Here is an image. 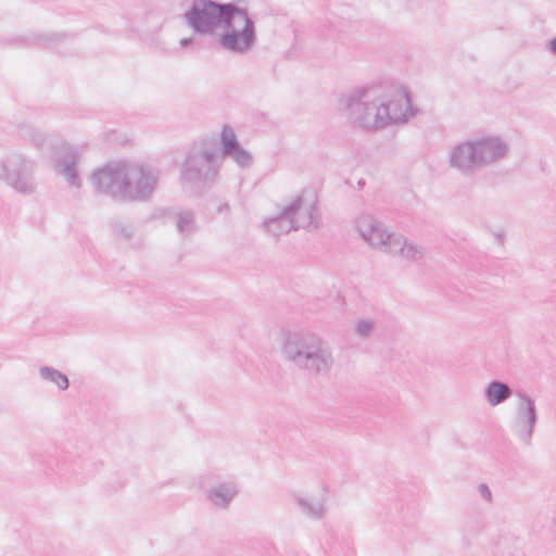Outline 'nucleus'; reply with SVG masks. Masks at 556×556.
Segmentation results:
<instances>
[{
    "label": "nucleus",
    "instance_id": "1",
    "mask_svg": "<svg viewBox=\"0 0 556 556\" xmlns=\"http://www.w3.org/2000/svg\"><path fill=\"white\" fill-rule=\"evenodd\" d=\"M233 9L232 5H217L210 0H195L187 20L197 30L206 31L216 22L226 23Z\"/></svg>",
    "mask_w": 556,
    "mask_h": 556
},
{
    "label": "nucleus",
    "instance_id": "2",
    "mask_svg": "<svg viewBox=\"0 0 556 556\" xmlns=\"http://www.w3.org/2000/svg\"><path fill=\"white\" fill-rule=\"evenodd\" d=\"M225 24L230 28L229 34L222 39L225 47L240 51L250 47L253 40V30L245 12L235 8Z\"/></svg>",
    "mask_w": 556,
    "mask_h": 556
},
{
    "label": "nucleus",
    "instance_id": "3",
    "mask_svg": "<svg viewBox=\"0 0 556 556\" xmlns=\"http://www.w3.org/2000/svg\"><path fill=\"white\" fill-rule=\"evenodd\" d=\"M486 396L493 405H496L509 396V390L503 383L493 382L486 389Z\"/></svg>",
    "mask_w": 556,
    "mask_h": 556
},
{
    "label": "nucleus",
    "instance_id": "4",
    "mask_svg": "<svg viewBox=\"0 0 556 556\" xmlns=\"http://www.w3.org/2000/svg\"><path fill=\"white\" fill-rule=\"evenodd\" d=\"M52 380L61 389H66L68 387L67 378L65 376L59 374V372H53L52 374Z\"/></svg>",
    "mask_w": 556,
    "mask_h": 556
},
{
    "label": "nucleus",
    "instance_id": "5",
    "mask_svg": "<svg viewBox=\"0 0 556 556\" xmlns=\"http://www.w3.org/2000/svg\"><path fill=\"white\" fill-rule=\"evenodd\" d=\"M551 49L556 53V38L551 41Z\"/></svg>",
    "mask_w": 556,
    "mask_h": 556
}]
</instances>
